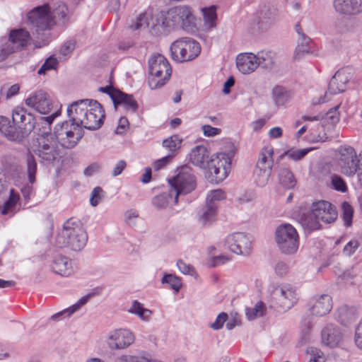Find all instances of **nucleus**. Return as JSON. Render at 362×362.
<instances>
[{
	"mask_svg": "<svg viewBox=\"0 0 362 362\" xmlns=\"http://www.w3.org/2000/svg\"><path fill=\"white\" fill-rule=\"evenodd\" d=\"M170 52L175 61L185 62L197 57L201 52V47L192 38L181 37L171 45Z\"/></svg>",
	"mask_w": 362,
	"mask_h": 362,
	"instance_id": "9d476101",
	"label": "nucleus"
},
{
	"mask_svg": "<svg viewBox=\"0 0 362 362\" xmlns=\"http://www.w3.org/2000/svg\"><path fill=\"white\" fill-rule=\"evenodd\" d=\"M288 270V267L286 264L284 262H279L275 267V271L277 274L282 276L286 274Z\"/></svg>",
	"mask_w": 362,
	"mask_h": 362,
	"instance_id": "338daca9",
	"label": "nucleus"
},
{
	"mask_svg": "<svg viewBox=\"0 0 362 362\" xmlns=\"http://www.w3.org/2000/svg\"><path fill=\"white\" fill-rule=\"evenodd\" d=\"M226 197L225 192L220 189L212 190L208 194L206 198V207L201 216V221L203 225L209 223L215 220L218 202L225 199Z\"/></svg>",
	"mask_w": 362,
	"mask_h": 362,
	"instance_id": "a211bd4d",
	"label": "nucleus"
},
{
	"mask_svg": "<svg viewBox=\"0 0 362 362\" xmlns=\"http://www.w3.org/2000/svg\"><path fill=\"white\" fill-rule=\"evenodd\" d=\"M148 85L151 89L162 87L169 81L172 68L168 60L161 54H154L148 60Z\"/></svg>",
	"mask_w": 362,
	"mask_h": 362,
	"instance_id": "423d86ee",
	"label": "nucleus"
},
{
	"mask_svg": "<svg viewBox=\"0 0 362 362\" xmlns=\"http://www.w3.org/2000/svg\"><path fill=\"white\" fill-rule=\"evenodd\" d=\"M20 202V195L14 189H11L10 195L8 200L4 203V206L1 208V213L3 215L14 214L16 211V207Z\"/></svg>",
	"mask_w": 362,
	"mask_h": 362,
	"instance_id": "2f4dec72",
	"label": "nucleus"
},
{
	"mask_svg": "<svg viewBox=\"0 0 362 362\" xmlns=\"http://www.w3.org/2000/svg\"><path fill=\"white\" fill-rule=\"evenodd\" d=\"M303 42L300 45H298L295 51V58L299 59L302 54L305 53H313V50L312 49L313 42L310 39L305 37L304 35H303Z\"/></svg>",
	"mask_w": 362,
	"mask_h": 362,
	"instance_id": "4c0bfd02",
	"label": "nucleus"
},
{
	"mask_svg": "<svg viewBox=\"0 0 362 362\" xmlns=\"http://www.w3.org/2000/svg\"><path fill=\"white\" fill-rule=\"evenodd\" d=\"M173 156L168 155L160 159L156 160L153 164L154 170H159L165 167L173 159Z\"/></svg>",
	"mask_w": 362,
	"mask_h": 362,
	"instance_id": "3c124183",
	"label": "nucleus"
},
{
	"mask_svg": "<svg viewBox=\"0 0 362 362\" xmlns=\"http://www.w3.org/2000/svg\"><path fill=\"white\" fill-rule=\"evenodd\" d=\"M54 136L61 145L66 148L74 147L83 136L82 127L77 122L66 121L55 128Z\"/></svg>",
	"mask_w": 362,
	"mask_h": 362,
	"instance_id": "f8f14e48",
	"label": "nucleus"
},
{
	"mask_svg": "<svg viewBox=\"0 0 362 362\" xmlns=\"http://www.w3.org/2000/svg\"><path fill=\"white\" fill-rule=\"evenodd\" d=\"M332 308V300L329 295H322L313 300L310 310L313 315L323 316Z\"/></svg>",
	"mask_w": 362,
	"mask_h": 362,
	"instance_id": "5701e85b",
	"label": "nucleus"
},
{
	"mask_svg": "<svg viewBox=\"0 0 362 362\" xmlns=\"http://www.w3.org/2000/svg\"><path fill=\"white\" fill-rule=\"evenodd\" d=\"M339 81H341L340 74L337 73L331 79L329 84V89L333 93L343 92L345 90L344 84H341L339 86H338Z\"/></svg>",
	"mask_w": 362,
	"mask_h": 362,
	"instance_id": "a18cd8bd",
	"label": "nucleus"
},
{
	"mask_svg": "<svg viewBox=\"0 0 362 362\" xmlns=\"http://www.w3.org/2000/svg\"><path fill=\"white\" fill-rule=\"evenodd\" d=\"M273 154L274 149L272 146L264 147L260 153L257 165L258 168H261L263 170V181L265 180L267 176L271 173L273 163Z\"/></svg>",
	"mask_w": 362,
	"mask_h": 362,
	"instance_id": "a878e982",
	"label": "nucleus"
},
{
	"mask_svg": "<svg viewBox=\"0 0 362 362\" xmlns=\"http://www.w3.org/2000/svg\"><path fill=\"white\" fill-rule=\"evenodd\" d=\"M276 240L284 253L293 254L298 249L299 236L296 228L291 224H282L277 228Z\"/></svg>",
	"mask_w": 362,
	"mask_h": 362,
	"instance_id": "ddd939ff",
	"label": "nucleus"
},
{
	"mask_svg": "<svg viewBox=\"0 0 362 362\" xmlns=\"http://www.w3.org/2000/svg\"><path fill=\"white\" fill-rule=\"evenodd\" d=\"M359 244L358 242L356 240L349 241L344 248V252L346 255H352L356 250L358 247Z\"/></svg>",
	"mask_w": 362,
	"mask_h": 362,
	"instance_id": "6e6d98bb",
	"label": "nucleus"
},
{
	"mask_svg": "<svg viewBox=\"0 0 362 362\" xmlns=\"http://www.w3.org/2000/svg\"><path fill=\"white\" fill-rule=\"evenodd\" d=\"M336 207L327 201L314 202L311 211L301 217V223L310 230L320 228V221L325 223L334 222L337 218Z\"/></svg>",
	"mask_w": 362,
	"mask_h": 362,
	"instance_id": "7ed1b4c3",
	"label": "nucleus"
},
{
	"mask_svg": "<svg viewBox=\"0 0 362 362\" xmlns=\"http://www.w3.org/2000/svg\"><path fill=\"white\" fill-rule=\"evenodd\" d=\"M75 48V42L74 41L66 42L61 47L60 53L66 56L69 54Z\"/></svg>",
	"mask_w": 362,
	"mask_h": 362,
	"instance_id": "13d9d810",
	"label": "nucleus"
},
{
	"mask_svg": "<svg viewBox=\"0 0 362 362\" xmlns=\"http://www.w3.org/2000/svg\"><path fill=\"white\" fill-rule=\"evenodd\" d=\"M189 160L194 165L206 169L210 160L207 148L203 145L193 148L189 153Z\"/></svg>",
	"mask_w": 362,
	"mask_h": 362,
	"instance_id": "4be33fe9",
	"label": "nucleus"
},
{
	"mask_svg": "<svg viewBox=\"0 0 362 362\" xmlns=\"http://www.w3.org/2000/svg\"><path fill=\"white\" fill-rule=\"evenodd\" d=\"M311 357L308 362H325V359L321 351L315 349L312 350Z\"/></svg>",
	"mask_w": 362,
	"mask_h": 362,
	"instance_id": "bf43d9fd",
	"label": "nucleus"
},
{
	"mask_svg": "<svg viewBox=\"0 0 362 362\" xmlns=\"http://www.w3.org/2000/svg\"><path fill=\"white\" fill-rule=\"evenodd\" d=\"M28 178L31 183L35 180V174L37 171V163L34 156L30 153L27 158Z\"/></svg>",
	"mask_w": 362,
	"mask_h": 362,
	"instance_id": "a19ab883",
	"label": "nucleus"
},
{
	"mask_svg": "<svg viewBox=\"0 0 362 362\" xmlns=\"http://www.w3.org/2000/svg\"><path fill=\"white\" fill-rule=\"evenodd\" d=\"M129 311L132 313L137 315L141 319L148 320L151 315V311L148 309L144 308L142 305L137 300L132 303Z\"/></svg>",
	"mask_w": 362,
	"mask_h": 362,
	"instance_id": "c9c22d12",
	"label": "nucleus"
},
{
	"mask_svg": "<svg viewBox=\"0 0 362 362\" xmlns=\"http://www.w3.org/2000/svg\"><path fill=\"white\" fill-rule=\"evenodd\" d=\"M170 189L173 191L175 197L180 194H186L195 189L196 180L192 169L188 166H183L176 176L170 180Z\"/></svg>",
	"mask_w": 362,
	"mask_h": 362,
	"instance_id": "4468645a",
	"label": "nucleus"
},
{
	"mask_svg": "<svg viewBox=\"0 0 362 362\" xmlns=\"http://www.w3.org/2000/svg\"><path fill=\"white\" fill-rule=\"evenodd\" d=\"M331 182L333 188L337 191L345 192L347 190V185L344 179L338 175H333L331 177Z\"/></svg>",
	"mask_w": 362,
	"mask_h": 362,
	"instance_id": "49530a36",
	"label": "nucleus"
},
{
	"mask_svg": "<svg viewBox=\"0 0 362 362\" xmlns=\"http://www.w3.org/2000/svg\"><path fill=\"white\" fill-rule=\"evenodd\" d=\"M29 24L36 28V31L50 29L55 23L48 4L37 6L28 13Z\"/></svg>",
	"mask_w": 362,
	"mask_h": 362,
	"instance_id": "2eb2a0df",
	"label": "nucleus"
},
{
	"mask_svg": "<svg viewBox=\"0 0 362 362\" xmlns=\"http://www.w3.org/2000/svg\"><path fill=\"white\" fill-rule=\"evenodd\" d=\"M327 116L329 118L333 123L339 121V113L337 112V107L331 109L327 113Z\"/></svg>",
	"mask_w": 362,
	"mask_h": 362,
	"instance_id": "69168bd1",
	"label": "nucleus"
},
{
	"mask_svg": "<svg viewBox=\"0 0 362 362\" xmlns=\"http://www.w3.org/2000/svg\"><path fill=\"white\" fill-rule=\"evenodd\" d=\"M88 241V235L81 222L75 218H71L64 224L62 236L57 238L59 244H64L71 250H82Z\"/></svg>",
	"mask_w": 362,
	"mask_h": 362,
	"instance_id": "20e7f679",
	"label": "nucleus"
},
{
	"mask_svg": "<svg viewBox=\"0 0 362 362\" xmlns=\"http://www.w3.org/2000/svg\"><path fill=\"white\" fill-rule=\"evenodd\" d=\"M235 155L233 146H230L227 152H218L210 157L206 169L218 182L225 180L231 169L232 158Z\"/></svg>",
	"mask_w": 362,
	"mask_h": 362,
	"instance_id": "1a4fd4ad",
	"label": "nucleus"
},
{
	"mask_svg": "<svg viewBox=\"0 0 362 362\" xmlns=\"http://www.w3.org/2000/svg\"><path fill=\"white\" fill-rule=\"evenodd\" d=\"M355 343L362 350V321L358 325L355 334Z\"/></svg>",
	"mask_w": 362,
	"mask_h": 362,
	"instance_id": "680f3d73",
	"label": "nucleus"
},
{
	"mask_svg": "<svg viewBox=\"0 0 362 362\" xmlns=\"http://www.w3.org/2000/svg\"><path fill=\"white\" fill-rule=\"evenodd\" d=\"M343 219L346 226H350L352 223L354 210L352 206L347 202L342 204Z\"/></svg>",
	"mask_w": 362,
	"mask_h": 362,
	"instance_id": "de8ad7c7",
	"label": "nucleus"
},
{
	"mask_svg": "<svg viewBox=\"0 0 362 362\" xmlns=\"http://www.w3.org/2000/svg\"><path fill=\"white\" fill-rule=\"evenodd\" d=\"M155 18L156 15H153L151 11L141 13L136 18L135 23L131 25V28L136 30L149 28L156 33V27L153 26V25H156Z\"/></svg>",
	"mask_w": 362,
	"mask_h": 362,
	"instance_id": "bb28decb",
	"label": "nucleus"
},
{
	"mask_svg": "<svg viewBox=\"0 0 362 362\" xmlns=\"http://www.w3.org/2000/svg\"><path fill=\"white\" fill-rule=\"evenodd\" d=\"M205 24L209 28H214L216 25V7L211 6L208 8H203L202 9Z\"/></svg>",
	"mask_w": 362,
	"mask_h": 362,
	"instance_id": "f704fd0d",
	"label": "nucleus"
},
{
	"mask_svg": "<svg viewBox=\"0 0 362 362\" xmlns=\"http://www.w3.org/2000/svg\"><path fill=\"white\" fill-rule=\"evenodd\" d=\"M103 189L100 187H97L94 188L92 192V195L90 197V204L93 206H95L98 204L99 202L102 198Z\"/></svg>",
	"mask_w": 362,
	"mask_h": 362,
	"instance_id": "603ef678",
	"label": "nucleus"
},
{
	"mask_svg": "<svg viewBox=\"0 0 362 362\" xmlns=\"http://www.w3.org/2000/svg\"><path fill=\"white\" fill-rule=\"evenodd\" d=\"M53 271L62 276H69L72 272V267L68 257L62 255H57L52 263Z\"/></svg>",
	"mask_w": 362,
	"mask_h": 362,
	"instance_id": "cd10ccee",
	"label": "nucleus"
},
{
	"mask_svg": "<svg viewBox=\"0 0 362 362\" xmlns=\"http://www.w3.org/2000/svg\"><path fill=\"white\" fill-rule=\"evenodd\" d=\"M255 175L256 176V182L259 186H264L265 185L269 180V177L270 176V173L267 176V178L265 180L263 181L264 177H263V170L261 168H258L257 166L255 170Z\"/></svg>",
	"mask_w": 362,
	"mask_h": 362,
	"instance_id": "864d4df0",
	"label": "nucleus"
},
{
	"mask_svg": "<svg viewBox=\"0 0 362 362\" xmlns=\"http://www.w3.org/2000/svg\"><path fill=\"white\" fill-rule=\"evenodd\" d=\"M182 140L177 136L173 135L165 139L163 146L172 152H175L181 147Z\"/></svg>",
	"mask_w": 362,
	"mask_h": 362,
	"instance_id": "ea45409f",
	"label": "nucleus"
},
{
	"mask_svg": "<svg viewBox=\"0 0 362 362\" xmlns=\"http://www.w3.org/2000/svg\"><path fill=\"white\" fill-rule=\"evenodd\" d=\"M25 103L29 107L42 115L49 114L54 110V112L47 117V121L49 124H51L54 118L60 113L58 103L54 101L47 92L42 90L32 93L25 100Z\"/></svg>",
	"mask_w": 362,
	"mask_h": 362,
	"instance_id": "0eeeda50",
	"label": "nucleus"
},
{
	"mask_svg": "<svg viewBox=\"0 0 362 362\" xmlns=\"http://www.w3.org/2000/svg\"><path fill=\"white\" fill-rule=\"evenodd\" d=\"M67 13V8L64 4L59 6L58 8L52 11L53 18H58L59 19L64 18Z\"/></svg>",
	"mask_w": 362,
	"mask_h": 362,
	"instance_id": "4d7b16f0",
	"label": "nucleus"
},
{
	"mask_svg": "<svg viewBox=\"0 0 362 362\" xmlns=\"http://www.w3.org/2000/svg\"><path fill=\"white\" fill-rule=\"evenodd\" d=\"M312 149L311 148H305V149H296V148H290L284 153V156L288 157L291 159L294 160H298L302 159L307 153H308Z\"/></svg>",
	"mask_w": 362,
	"mask_h": 362,
	"instance_id": "79ce46f5",
	"label": "nucleus"
},
{
	"mask_svg": "<svg viewBox=\"0 0 362 362\" xmlns=\"http://www.w3.org/2000/svg\"><path fill=\"white\" fill-rule=\"evenodd\" d=\"M215 250L216 247L214 246L209 247L208 248L209 258L207 261V264L209 267H215L221 264H223L231 259V257L230 255L214 256V252Z\"/></svg>",
	"mask_w": 362,
	"mask_h": 362,
	"instance_id": "473e14b6",
	"label": "nucleus"
},
{
	"mask_svg": "<svg viewBox=\"0 0 362 362\" xmlns=\"http://www.w3.org/2000/svg\"><path fill=\"white\" fill-rule=\"evenodd\" d=\"M0 132L11 141H16L20 138L16 127L11 124L9 119L4 116L0 117Z\"/></svg>",
	"mask_w": 362,
	"mask_h": 362,
	"instance_id": "c85d7f7f",
	"label": "nucleus"
},
{
	"mask_svg": "<svg viewBox=\"0 0 362 362\" xmlns=\"http://www.w3.org/2000/svg\"><path fill=\"white\" fill-rule=\"evenodd\" d=\"M127 163L124 160H119L115 167L112 171V175L114 176L120 175L122 172L125 169Z\"/></svg>",
	"mask_w": 362,
	"mask_h": 362,
	"instance_id": "e2e57ef3",
	"label": "nucleus"
},
{
	"mask_svg": "<svg viewBox=\"0 0 362 362\" xmlns=\"http://www.w3.org/2000/svg\"><path fill=\"white\" fill-rule=\"evenodd\" d=\"M341 339V332L338 327L332 325L327 326L322 332V341L329 347L338 346Z\"/></svg>",
	"mask_w": 362,
	"mask_h": 362,
	"instance_id": "393cba45",
	"label": "nucleus"
},
{
	"mask_svg": "<svg viewBox=\"0 0 362 362\" xmlns=\"http://www.w3.org/2000/svg\"><path fill=\"white\" fill-rule=\"evenodd\" d=\"M227 319L228 315L226 313H221L218 315L216 321L211 324V327L214 329H219L223 327Z\"/></svg>",
	"mask_w": 362,
	"mask_h": 362,
	"instance_id": "5fc2aeb1",
	"label": "nucleus"
},
{
	"mask_svg": "<svg viewBox=\"0 0 362 362\" xmlns=\"http://www.w3.org/2000/svg\"><path fill=\"white\" fill-rule=\"evenodd\" d=\"M58 66V61L54 57H49L41 68L38 70L40 75L45 74L48 71L56 69Z\"/></svg>",
	"mask_w": 362,
	"mask_h": 362,
	"instance_id": "c03bdc74",
	"label": "nucleus"
},
{
	"mask_svg": "<svg viewBox=\"0 0 362 362\" xmlns=\"http://www.w3.org/2000/svg\"><path fill=\"white\" fill-rule=\"evenodd\" d=\"M337 12L344 14H356L362 11V0H334Z\"/></svg>",
	"mask_w": 362,
	"mask_h": 362,
	"instance_id": "b1692460",
	"label": "nucleus"
},
{
	"mask_svg": "<svg viewBox=\"0 0 362 362\" xmlns=\"http://www.w3.org/2000/svg\"><path fill=\"white\" fill-rule=\"evenodd\" d=\"M259 66L264 69H272L275 64V53L268 51H262L257 55Z\"/></svg>",
	"mask_w": 362,
	"mask_h": 362,
	"instance_id": "72a5a7b5",
	"label": "nucleus"
},
{
	"mask_svg": "<svg viewBox=\"0 0 362 362\" xmlns=\"http://www.w3.org/2000/svg\"><path fill=\"white\" fill-rule=\"evenodd\" d=\"M202 130L205 136L213 137L219 135L222 130L220 128L214 127L209 124H204L202 127Z\"/></svg>",
	"mask_w": 362,
	"mask_h": 362,
	"instance_id": "8fccbe9b",
	"label": "nucleus"
},
{
	"mask_svg": "<svg viewBox=\"0 0 362 362\" xmlns=\"http://www.w3.org/2000/svg\"><path fill=\"white\" fill-rule=\"evenodd\" d=\"M272 298L276 306L287 310L296 303L297 293L291 286L277 287L272 292Z\"/></svg>",
	"mask_w": 362,
	"mask_h": 362,
	"instance_id": "6ab92c4d",
	"label": "nucleus"
},
{
	"mask_svg": "<svg viewBox=\"0 0 362 362\" xmlns=\"http://www.w3.org/2000/svg\"><path fill=\"white\" fill-rule=\"evenodd\" d=\"M280 183L286 188H293L296 183L293 173L288 169H283L279 173Z\"/></svg>",
	"mask_w": 362,
	"mask_h": 362,
	"instance_id": "e433bc0d",
	"label": "nucleus"
},
{
	"mask_svg": "<svg viewBox=\"0 0 362 362\" xmlns=\"http://www.w3.org/2000/svg\"><path fill=\"white\" fill-rule=\"evenodd\" d=\"M162 282L163 284L166 283L170 284V287L177 292L180 289L182 286L181 280L178 277L172 274H167L164 276L162 279Z\"/></svg>",
	"mask_w": 362,
	"mask_h": 362,
	"instance_id": "37998d69",
	"label": "nucleus"
},
{
	"mask_svg": "<svg viewBox=\"0 0 362 362\" xmlns=\"http://www.w3.org/2000/svg\"><path fill=\"white\" fill-rule=\"evenodd\" d=\"M52 133L39 135L34 141L32 151L42 160L52 161L59 155V144Z\"/></svg>",
	"mask_w": 362,
	"mask_h": 362,
	"instance_id": "9b49d317",
	"label": "nucleus"
},
{
	"mask_svg": "<svg viewBox=\"0 0 362 362\" xmlns=\"http://www.w3.org/2000/svg\"><path fill=\"white\" fill-rule=\"evenodd\" d=\"M177 199L178 197H175L173 191L170 189L168 192L156 196L153 199V204L158 208H165L170 204H177Z\"/></svg>",
	"mask_w": 362,
	"mask_h": 362,
	"instance_id": "c756f323",
	"label": "nucleus"
},
{
	"mask_svg": "<svg viewBox=\"0 0 362 362\" xmlns=\"http://www.w3.org/2000/svg\"><path fill=\"white\" fill-rule=\"evenodd\" d=\"M283 130L281 127H274L269 132V137L272 139H277L282 136Z\"/></svg>",
	"mask_w": 362,
	"mask_h": 362,
	"instance_id": "0e129e2a",
	"label": "nucleus"
},
{
	"mask_svg": "<svg viewBox=\"0 0 362 362\" xmlns=\"http://www.w3.org/2000/svg\"><path fill=\"white\" fill-rule=\"evenodd\" d=\"M20 90V86L18 84H14L10 87L6 93V98H10L14 95H16Z\"/></svg>",
	"mask_w": 362,
	"mask_h": 362,
	"instance_id": "774afa93",
	"label": "nucleus"
},
{
	"mask_svg": "<svg viewBox=\"0 0 362 362\" xmlns=\"http://www.w3.org/2000/svg\"><path fill=\"white\" fill-rule=\"evenodd\" d=\"M358 157L350 146H341L337 149V163L341 173L347 176H353L357 173L358 182L362 186V151Z\"/></svg>",
	"mask_w": 362,
	"mask_h": 362,
	"instance_id": "39448f33",
	"label": "nucleus"
},
{
	"mask_svg": "<svg viewBox=\"0 0 362 362\" xmlns=\"http://www.w3.org/2000/svg\"><path fill=\"white\" fill-rule=\"evenodd\" d=\"M194 16L188 6H176L165 12L156 14V33H161L176 26L187 28L192 23Z\"/></svg>",
	"mask_w": 362,
	"mask_h": 362,
	"instance_id": "f03ea898",
	"label": "nucleus"
},
{
	"mask_svg": "<svg viewBox=\"0 0 362 362\" xmlns=\"http://www.w3.org/2000/svg\"><path fill=\"white\" fill-rule=\"evenodd\" d=\"M266 307L262 302L257 303L252 308L246 309V315L250 320L258 317H262L265 314Z\"/></svg>",
	"mask_w": 362,
	"mask_h": 362,
	"instance_id": "58836bf2",
	"label": "nucleus"
},
{
	"mask_svg": "<svg viewBox=\"0 0 362 362\" xmlns=\"http://www.w3.org/2000/svg\"><path fill=\"white\" fill-rule=\"evenodd\" d=\"M99 90L107 93L113 101L115 107L123 106L126 110L136 111L138 108L137 102L132 95L127 94L112 86L99 88Z\"/></svg>",
	"mask_w": 362,
	"mask_h": 362,
	"instance_id": "f3484780",
	"label": "nucleus"
},
{
	"mask_svg": "<svg viewBox=\"0 0 362 362\" xmlns=\"http://www.w3.org/2000/svg\"><path fill=\"white\" fill-rule=\"evenodd\" d=\"M69 117L81 127L98 129L103 124L105 112L96 100H82L75 102L68 108Z\"/></svg>",
	"mask_w": 362,
	"mask_h": 362,
	"instance_id": "f257e3e1",
	"label": "nucleus"
},
{
	"mask_svg": "<svg viewBox=\"0 0 362 362\" xmlns=\"http://www.w3.org/2000/svg\"><path fill=\"white\" fill-rule=\"evenodd\" d=\"M218 247H227L232 252L235 254L247 255L252 248V243L249 238L243 233H235L229 235L224 244H218Z\"/></svg>",
	"mask_w": 362,
	"mask_h": 362,
	"instance_id": "dca6fc26",
	"label": "nucleus"
},
{
	"mask_svg": "<svg viewBox=\"0 0 362 362\" xmlns=\"http://www.w3.org/2000/svg\"><path fill=\"white\" fill-rule=\"evenodd\" d=\"M103 288L98 287L93 290V291L86 296L81 298L75 305L69 308V309L64 310V311L59 313L55 317H57L59 315H66L67 317H69L71 314L76 312L80 307L85 305L92 297L100 294Z\"/></svg>",
	"mask_w": 362,
	"mask_h": 362,
	"instance_id": "7c9ffc66",
	"label": "nucleus"
},
{
	"mask_svg": "<svg viewBox=\"0 0 362 362\" xmlns=\"http://www.w3.org/2000/svg\"><path fill=\"white\" fill-rule=\"evenodd\" d=\"M257 61V55L245 53L238 56L236 64L240 72L247 74L253 72L259 66V62Z\"/></svg>",
	"mask_w": 362,
	"mask_h": 362,
	"instance_id": "412c9836",
	"label": "nucleus"
},
{
	"mask_svg": "<svg viewBox=\"0 0 362 362\" xmlns=\"http://www.w3.org/2000/svg\"><path fill=\"white\" fill-rule=\"evenodd\" d=\"M177 267L184 274H188L192 275L194 273V269L189 264H187L182 260L177 262Z\"/></svg>",
	"mask_w": 362,
	"mask_h": 362,
	"instance_id": "052dcab7",
	"label": "nucleus"
},
{
	"mask_svg": "<svg viewBox=\"0 0 362 362\" xmlns=\"http://www.w3.org/2000/svg\"><path fill=\"white\" fill-rule=\"evenodd\" d=\"M31 36L23 28L13 29L8 39L3 40L0 48V62L4 61L9 55L20 52L30 45Z\"/></svg>",
	"mask_w": 362,
	"mask_h": 362,
	"instance_id": "6e6552de",
	"label": "nucleus"
},
{
	"mask_svg": "<svg viewBox=\"0 0 362 362\" xmlns=\"http://www.w3.org/2000/svg\"><path fill=\"white\" fill-rule=\"evenodd\" d=\"M135 337L132 332L126 329H118L111 331L107 336V343L112 349H123L129 346Z\"/></svg>",
	"mask_w": 362,
	"mask_h": 362,
	"instance_id": "aec40b11",
	"label": "nucleus"
},
{
	"mask_svg": "<svg viewBox=\"0 0 362 362\" xmlns=\"http://www.w3.org/2000/svg\"><path fill=\"white\" fill-rule=\"evenodd\" d=\"M12 118L16 124L24 123L26 119V110L23 107H16L13 111Z\"/></svg>",
	"mask_w": 362,
	"mask_h": 362,
	"instance_id": "09e8293b",
	"label": "nucleus"
}]
</instances>
